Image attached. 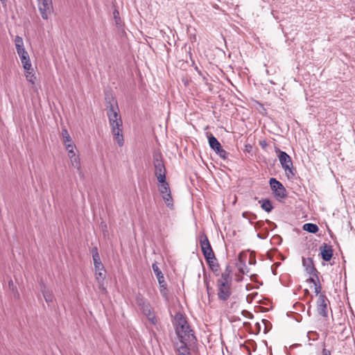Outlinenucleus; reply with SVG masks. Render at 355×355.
Here are the masks:
<instances>
[{
    "instance_id": "43",
    "label": "nucleus",
    "mask_w": 355,
    "mask_h": 355,
    "mask_svg": "<svg viewBox=\"0 0 355 355\" xmlns=\"http://www.w3.org/2000/svg\"><path fill=\"white\" fill-rule=\"evenodd\" d=\"M114 17L116 18V17H117V15H115V12H114Z\"/></svg>"
},
{
    "instance_id": "38",
    "label": "nucleus",
    "mask_w": 355,
    "mask_h": 355,
    "mask_svg": "<svg viewBox=\"0 0 355 355\" xmlns=\"http://www.w3.org/2000/svg\"><path fill=\"white\" fill-rule=\"evenodd\" d=\"M248 214H249V213H248V212H243L242 215H243V218H247V216H248Z\"/></svg>"
},
{
    "instance_id": "39",
    "label": "nucleus",
    "mask_w": 355,
    "mask_h": 355,
    "mask_svg": "<svg viewBox=\"0 0 355 355\" xmlns=\"http://www.w3.org/2000/svg\"><path fill=\"white\" fill-rule=\"evenodd\" d=\"M8 286H9V287L13 286V282L12 280L9 281Z\"/></svg>"
},
{
    "instance_id": "18",
    "label": "nucleus",
    "mask_w": 355,
    "mask_h": 355,
    "mask_svg": "<svg viewBox=\"0 0 355 355\" xmlns=\"http://www.w3.org/2000/svg\"><path fill=\"white\" fill-rule=\"evenodd\" d=\"M137 303L144 315H150V304L143 297H137Z\"/></svg>"
},
{
    "instance_id": "21",
    "label": "nucleus",
    "mask_w": 355,
    "mask_h": 355,
    "mask_svg": "<svg viewBox=\"0 0 355 355\" xmlns=\"http://www.w3.org/2000/svg\"><path fill=\"white\" fill-rule=\"evenodd\" d=\"M232 272V269L231 266L227 264L225 267L224 272L221 274V277L218 280L225 281V282H232V278L231 276V273Z\"/></svg>"
},
{
    "instance_id": "32",
    "label": "nucleus",
    "mask_w": 355,
    "mask_h": 355,
    "mask_svg": "<svg viewBox=\"0 0 355 355\" xmlns=\"http://www.w3.org/2000/svg\"><path fill=\"white\" fill-rule=\"evenodd\" d=\"M318 334L316 331H309L307 333V338L309 340L315 341L318 339Z\"/></svg>"
},
{
    "instance_id": "4",
    "label": "nucleus",
    "mask_w": 355,
    "mask_h": 355,
    "mask_svg": "<svg viewBox=\"0 0 355 355\" xmlns=\"http://www.w3.org/2000/svg\"><path fill=\"white\" fill-rule=\"evenodd\" d=\"M175 330L181 343L191 342L193 340L196 339L193 330L191 329L188 322L181 327H177Z\"/></svg>"
},
{
    "instance_id": "35",
    "label": "nucleus",
    "mask_w": 355,
    "mask_h": 355,
    "mask_svg": "<svg viewBox=\"0 0 355 355\" xmlns=\"http://www.w3.org/2000/svg\"><path fill=\"white\" fill-rule=\"evenodd\" d=\"M314 286H315V293L316 295H318L321 292V289H322V286H321L320 282H318V284H315Z\"/></svg>"
},
{
    "instance_id": "40",
    "label": "nucleus",
    "mask_w": 355,
    "mask_h": 355,
    "mask_svg": "<svg viewBox=\"0 0 355 355\" xmlns=\"http://www.w3.org/2000/svg\"><path fill=\"white\" fill-rule=\"evenodd\" d=\"M241 265H242L245 268H246V266H245V263H242V262H241Z\"/></svg>"
},
{
    "instance_id": "34",
    "label": "nucleus",
    "mask_w": 355,
    "mask_h": 355,
    "mask_svg": "<svg viewBox=\"0 0 355 355\" xmlns=\"http://www.w3.org/2000/svg\"><path fill=\"white\" fill-rule=\"evenodd\" d=\"M146 315L147 316L148 319L150 321L152 324H155L157 322L156 318L155 315L152 313V311L150 312V315Z\"/></svg>"
},
{
    "instance_id": "14",
    "label": "nucleus",
    "mask_w": 355,
    "mask_h": 355,
    "mask_svg": "<svg viewBox=\"0 0 355 355\" xmlns=\"http://www.w3.org/2000/svg\"><path fill=\"white\" fill-rule=\"evenodd\" d=\"M322 259L325 261H329L333 257V249L330 245L325 243L320 248Z\"/></svg>"
},
{
    "instance_id": "29",
    "label": "nucleus",
    "mask_w": 355,
    "mask_h": 355,
    "mask_svg": "<svg viewBox=\"0 0 355 355\" xmlns=\"http://www.w3.org/2000/svg\"><path fill=\"white\" fill-rule=\"evenodd\" d=\"M15 44L17 51L24 48L23 39L20 36L17 35L15 37Z\"/></svg>"
},
{
    "instance_id": "9",
    "label": "nucleus",
    "mask_w": 355,
    "mask_h": 355,
    "mask_svg": "<svg viewBox=\"0 0 355 355\" xmlns=\"http://www.w3.org/2000/svg\"><path fill=\"white\" fill-rule=\"evenodd\" d=\"M152 268L157 278L160 288V293L164 298L168 300V289L164 280V277L156 263H153Z\"/></svg>"
},
{
    "instance_id": "8",
    "label": "nucleus",
    "mask_w": 355,
    "mask_h": 355,
    "mask_svg": "<svg viewBox=\"0 0 355 355\" xmlns=\"http://www.w3.org/2000/svg\"><path fill=\"white\" fill-rule=\"evenodd\" d=\"M200 244L205 259H216L214 252L206 234H202L200 235Z\"/></svg>"
},
{
    "instance_id": "20",
    "label": "nucleus",
    "mask_w": 355,
    "mask_h": 355,
    "mask_svg": "<svg viewBox=\"0 0 355 355\" xmlns=\"http://www.w3.org/2000/svg\"><path fill=\"white\" fill-rule=\"evenodd\" d=\"M187 322V321L182 313L178 312L175 314L173 318V325L175 327V329L177 327H182L183 325L186 324Z\"/></svg>"
},
{
    "instance_id": "2",
    "label": "nucleus",
    "mask_w": 355,
    "mask_h": 355,
    "mask_svg": "<svg viewBox=\"0 0 355 355\" xmlns=\"http://www.w3.org/2000/svg\"><path fill=\"white\" fill-rule=\"evenodd\" d=\"M275 152L278 153V158L282 167L284 168L288 179H292L295 175V169L293 166L291 157L284 151L275 148Z\"/></svg>"
},
{
    "instance_id": "7",
    "label": "nucleus",
    "mask_w": 355,
    "mask_h": 355,
    "mask_svg": "<svg viewBox=\"0 0 355 355\" xmlns=\"http://www.w3.org/2000/svg\"><path fill=\"white\" fill-rule=\"evenodd\" d=\"M153 165L155 167V175L157 181L161 182L166 180V170L160 156L155 155L153 157Z\"/></svg>"
},
{
    "instance_id": "15",
    "label": "nucleus",
    "mask_w": 355,
    "mask_h": 355,
    "mask_svg": "<svg viewBox=\"0 0 355 355\" xmlns=\"http://www.w3.org/2000/svg\"><path fill=\"white\" fill-rule=\"evenodd\" d=\"M302 264L306 272L310 275H316V273H318L317 269L314 266L313 261L311 258H303Z\"/></svg>"
},
{
    "instance_id": "26",
    "label": "nucleus",
    "mask_w": 355,
    "mask_h": 355,
    "mask_svg": "<svg viewBox=\"0 0 355 355\" xmlns=\"http://www.w3.org/2000/svg\"><path fill=\"white\" fill-rule=\"evenodd\" d=\"M259 203H261V208L266 212H270L273 209V206L268 199L259 200Z\"/></svg>"
},
{
    "instance_id": "37",
    "label": "nucleus",
    "mask_w": 355,
    "mask_h": 355,
    "mask_svg": "<svg viewBox=\"0 0 355 355\" xmlns=\"http://www.w3.org/2000/svg\"><path fill=\"white\" fill-rule=\"evenodd\" d=\"M239 270L240 272L243 273V274H245L248 272V270L245 271V268H243L242 266H239Z\"/></svg>"
},
{
    "instance_id": "41",
    "label": "nucleus",
    "mask_w": 355,
    "mask_h": 355,
    "mask_svg": "<svg viewBox=\"0 0 355 355\" xmlns=\"http://www.w3.org/2000/svg\"><path fill=\"white\" fill-rule=\"evenodd\" d=\"M1 1L2 3H4L6 2L7 0H0Z\"/></svg>"
},
{
    "instance_id": "6",
    "label": "nucleus",
    "mask_w": 355,
    "mask_h": 355,
    "mask_svg": "<svg viewBox=\"0 0 355 355\" xmlns=\"http://www.w3.org/2000/svg\"><path fill=\"white\" fill-rule=\"evenodd\" d=\"M208 141L210 148L214 150V152L223 160H225L227 159L228 155H230L229 153H227L225 150H224L220 144V142L218 141V139L212 135L209 134L208 135Z\"/></svg>"
},
{
    "instance_id": "31",
    "label": "nucleus",
    "mask_w": 355,
    "mask_h": 355,
    "mask_svg": "<svg viewBox=\"0 0 355 355\" xmlns=\"http://www.w3.org/2000/svg\"><path fill=\"white\" fill-rule=\"evenodd\" d=\"M65 146H66V149L68 151V153H69V156H73L74 155H76L73 149L75 148V146L73 145V141H71V143H67V144H64Z\"/></svg>"
},
{
    "instance_id": "17",
    "label": "nucleus",
    "mask_w": 355,
    "mask_h": 355,
    "mask_svg": "<svg viewBox=\"0 0 355 355\" xmlns=\"http://www.w3.org/2000/svg\"><path fill=\"white\" fill-rule=\"evenodd\" d=\"M92 258H93V261H94L95 271L103 270L104 266L101 262V257H100V255L98 254V249L96 247H94L92 248Z\"/></svg>"
},
{
    "instance_id": "5",
    "label": "nucleus",
    "mask_w": 355,
    "mask_h": 355,
    "mask_svg": "<svg viewBox=\"0 0 355 355\" xmlns=\"http://www.w3.org/2000/svg\"><path fill=\"white\" fill-rule=\"evenodd\" d=\"M159 183L158 189L159 191L167 205V207L171 208L173 205V201L171 193L169 184L166 182V179L164 181L158 182Z\"/></svg>"
},
{
    "instance_id": "30",
    "label": "nucleus",
    "mask_w": 355,
    "mask_h": 355,
    "mask_svg": "<svg viewBox=\"0 0 355 355\" xmlns=\"http://www.w3.org/2000/svg\"><path fill=\"white\" fill-rule=\"evenodd\" d=\"M62 136L63 141L64 144L71 143V141H72L71 138L68 131L67 130V129L64 128L62 130Z\"/></svg>"
},
{
    "instance_id": "28",
    "label": "nucleus",
    "mask_w": 355,
    "mask_h": 355,
    "mask_svg": "<svg viewBox=\"0 0 355 355\" xmlns=\"http://www.w3.org/2000/svg\"><path fill=\"white\" fill-rule=\"evenodd\" d=\"M187 342L181 343L182 345L178 348L179 355H190L189 349L187 345Z\"/></svg>"
},
{
    "instance_id": "3",
    "label": "nucleus",
    "mask_w": 355,
    "mask_h": 355,
    "mask_svg": "<svg viewBox=\"0 0 355 355\" xmlns=\"http://www.w3.org/2000/svg\"><path fill=\"white\" fill-rule=\"evenodd\" d=\"M217 295L219 300L226 301L232 294V282H225L222 280H217Z\"/></svg>"
},
{
    "instance_id": "27",
    "label": "nucleus",
    "mask_w": 355,
    "mask_h": 355,
    "mask_svg": "<svg viewBox=\"0 0 355 355\" xmlns=\"http://www.w3.org/2000/svg\"><path fill=\"white\" fill-rule=\"evenodd\" d=\"M25 71V76L27 79V80L29 83H31L32 84H34L35 76L33 73V69L31 67V70H24Z\"/></svg>"
},
{
    "instance_id": "10",
    "label": "nucleus",
    "mask_w": 355,
    "mask_h": 355,
    "mask_svg": "<svg viewBox=\"0 0 355 355\" xmlns=\"http://www.w3.org/2000/svg\"><path fill=\"white\" fill-rule=\"evenodd\" d=\"M269 183L272 193L276 198H284L286 196V190L279 181L274 178H271Z\"/></svg>"
},
{
    "instance_id": "19",
    "label": "nucleus",
    "mask_w": 355,
    "mask_h": 355,
    "mask_svg": "<svg viewBox=\"0 0 355 355\" xmlns=\"http://www.w3.org/2000/svg\"><path fill=\"white\" fill-rule=\"evenodd\" d=\"M70 161L71 165L73 168L77 169V173H78L80 179L84 178V173L80 168V159L74 155L73 156H69Z\"/></svg>"
},
{
    "instance_id": "42",
    "label": "nucleus",
    "mask_w": 355,
    "mask_h": 355,
    "mask_svg": "<svg viewBox=\"0 0 355 355\" xmlns=\"http://www.w3.org/2000/svg\"><path fill=\"white\" fill-rule=\"evenodd\" d=\"M256 218V216L255 215H253V218L252 219H255Z\"/></svg>"
},
{
    "instance_id": "24",
    "label": "nucleus",
    "mask_w": 355,
    "mask_h": 355,
    "mask_svg": "<svg viewBox=\"0 0 355 355\" xmlns=\"http://www.w3.org/2000/svg\"><path fill=\"white\" fill-rule=\"evenodd\" d=\"M210 269L212 270V272L216 275H219V270H220V266L219 264L216 261V259H206Z\"/></svg>"
},
{
    "instance_id": "36",
    "label": "nucleus",
    "mask_w": 355,
    "mask_h": 355,
    "mask_svg": "<svg viewBox=\"0 0 355 355\" xmlns=\"http://www.w3.org/2000/svg\"><path fill=\"white\" fill-rule=\"evenodd\" d=\"M321 355H331V353L329 349L324 347L322 350Z\"/></svg>"
},
{
    "instance_id": "23",
    "label": "nucleus",
    "mask_w": 355,
    "mask_h": 355,
    "mask_svg": "<svg viewBox=\"0 0 355 355\" xmlns=\"http://www.w3.org/2000/svg\"><path fill=\"white\" fill-rule=\"evenodd\" d=\"M42 292L45 301L49 305L50 303L53 302L54 295L51 290L44 287V288L42 290Z\"/></svg>"
},
{
    "instance_id": "13",
    "label": "nucleus",
    "mask_w": 355,
    "mask_h": 355,
    "mask_svg": "<svg viewBox=\"0 0 355 355\" xmlns=\"http://www.w3.org/2000/svg\"><path fill=\"white\" fill-rule=\"evenodd\" d=\"M17 54L19 56L20 60L23 65V68L24 70H31V62L30 60L29 55L26 49H21L17 51Z\"/></svg>"
},
{
    "instance_id": "25",
    "label": "nucleus",
    "mask_w": 355,
    "mask_h": 355,
    "mask_svg": "<svg viewBox=\"0 0 355 355\" xmlns=\"http://www.w3.org/2000/svg\"><path fill=\"white\" fill-rule=\"evenodd\" d=\"M302 228L304 231H306L309 233H313V234L317 233L319 230L318 226L316 224L311 223H305L303 225Z\"/></svg>"
},
{
    "instance_id": "12",
    "label": "nucleus",
    "mask_w": 355,
    "mask_h": 355,
    "mask_svg": "<svg viewBox=\"0 0 355 355\" xmlns=\"http://www.w3.org/2000/svg\"><path fill=\"white\" fill-rule=\"evenodd\" d=\"M329 303V300L324 294H320L317 300L318 313L323 316L327 317V305Z\"/></svg>"
},
{
    "instance_id": "1",
    "label": "nucleus",
    "mask_w": 355,
    "mask_h": 355,
    "mask_svg": "<svg viewBox=\"0 0 355 355\" xmlns=\"http://www.w3.org/2000/svg\"><path fill=\"white\" fill-rule=\"evenodd\" d=\"M109 119L110 125L112 128V133L114 139L116 141L119 146H122L124 144L123 137V122L119 112L107 113Z\"/></svg>"
},
{
    "instance_id": "33",
    "label": "nucleus",
    "mask_w": 355,
    "mask_h": 355,
    "mask_svg": "<svg viewBox=\"0 0 355 355\" xmlns=\"http://www.w3.org/2000/svg\"><path fill=\"white\" fill-rule=\"evenodd\" d=\"M307 282L313 283V285L318 284V282H320L319 277H318V273H316V275H311V277H310L307 279Z\"/></svg>"
},
{
    "instance_id": "16",
    "label": "nucleus",
    "mask_w": 355,
    "mask_h": 355,
    "mask_svg": "<svg viewBox=\"0 0 355 355\" xmlns=\"http://www.w3.org/2000/svg\"><path fill=\"white\" fill-rule=\"evenodd\" d=\"M105 106L107 113L119 112L118 103L112 96L105 97Z\"/></svg>"
},
{
    "instance_id": "11",
    "label": "nucleus",
    "mask_w": 355,
    "mask_h": 355,
    "mask_svg": "<svg viewBox=\"0 0 355 355\" xmlns=\"http://www.w3.org/2000/svg\"><path fill=\"white\" fill-rule=\"evenodd\" d=\"M38 8L44 19H47L53 10L51 0H37Z\"/></svg>"
},
{
    "instance_id": "22",
    "label": "nucleus",
    "mask_w": 355,
    "mask_h": 355,
    "mask_svg": "<svg viewBox=\"0 0 355 355\" xmlns=\"http://www.w3.org/2000/svg\"><path fill=\"white\" fill-rule=\"evenodd\" d=\"M96 279L98 284L99 288H102L103 290H105L104 288V280L105 278V269L103 270H98L96 271Z\"/></svg>"
}]
</instances>
